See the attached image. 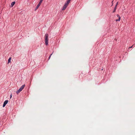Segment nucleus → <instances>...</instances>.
I'll return each mask as SVG.
<instances>
[{"mask_svg":"<svg viewBox=\"0 0 135 135\" xmlns=\"http://www.w3.org/2000/svg\"><path fill=\"white\" fill-rule=\"evenodd\" d=\"M45 45H47L48 44V41L49 40V35L48 34L46 33L45 36Z\"/></svg>","mask_w":135,"mask_h":135,"instance_id":"obj_1","label":"nucleus"},{"mask_svg":"<svg viewBox=\"0 0 135 135\" xmlns=\"http://www.w3.org/2000/svg\"><path fill=\"white\" fill-rule=\"evenodd\" d=\"M25 86V85H22L18 90L16 91V93L17 94H18L23 89Z\"/></svg>","mask_w":135,"mask_h":135,"instance_id":"obj_2","label":"nucleus"},{"mask_svg":"<svg viewBox=\"0 0 135 135\" xmlns=\"http://www.w3.org/2000/svg\"><path fill=\"white\" fill-rule=\"evenodd\" d=\"M8 100H5L3 104V107H4L6 104L8 102Z\"/></svg>","mask_w":135,"mask_h":135,"instance_id":"obj_3","label":"nucleus"},{"mask_svg":"<svg viewBox=\"0 0 135 135\" xmlns=\"http://www.w3.org/2000/svg\"><path fill=\"white\" fill-rule=\"evenodd\" d=\"M117 17L118 18V19L116 20V21H120V16L118 14H117Z\"/></svg>","mask_w":135,"mask_h":135,"instance_id":"obj_4","label":"nucleus"},{"mask_svg":"<svg viewBox=\"0 0 135 135\" xmlns=\"http://www.w3.org/2000/svg\"><path fill=\"white\" fill-rule=\"evenodd\" d=\"M67 7V6H66L65 5H64L63 7L62 8V10H65Z\"/></svg>","mask_w":135,"mask_h":135,"instance_id":"obj_5","label":"nucleus"},{"mask_svg":"<svg viewBox=\"0 0 135 135\" xmlns=\"http://www.w3.org/2000/svg\"><path fill=\"white\" fill-rule=\"evenodd\" d=\"M15 2H12L11 3V7H12L13 5L15 4Z\"/></svg>","mask_w":135,"mask_h":135,"instance_id":"obj_6","label":"nucleus"},{"mask_svg":"<svg viewBox=\"0 0 135 135\" xmlns=\"http://www.w3.org/2000/svg\"><path fill=\"white\" fill-rule=\"evenodd\" d=\"M40 5H41V4H40L39 3H38V5H37V6H36V10L40 6Z\"/></svg>","mask_w":135,"mask_h":135,"instance_id":"obj_7","label":"nucleus"},{"mask_svg":"<svg viewBox=\"0 0 135 135\" xmlns=\"http://www.w3.org/2000/svg\"><path fill=\"white\" fill-rule=\"evenodd\" d=\"M117 9V5H115V7L114 8V10L113 11V13H114L115 12V11Z\"/></svg>","mask_w":135,"mask_h":135,"instance_id":"obj_8","label":"nucleus"},{"mask_svg":"<svg viewBox=\"0 0 135 135\" xmlns=\"http://www.w3.org/2000/svg\"><path fill=\"white\" fill-rule=\"evenodd\" d=\"M11 58L10 57L8 60V63H9L11 62Z\"/></svg>","mask_w":135,"mask_h":135,"instance_id":"obj_9","label":"nucleus"},{"mask_svg":"<svg viewBox=\"0 0 135 135\" xmlns=\"http://www.w3.org/2000/svg\"><path fill=\"white\" fill-rule=\"evenodd\" d=\"M69 4V3H68L67 2H66L65 3L64 5H65L66 6H67V7Z\"/></svg>","mask_w":135,"mask_h":135,"instance_id":"obj_10","label":"nucleus"},{"mask_svg":"<svg viewBox=\"0 0 135 135\" xmlns=\"http://www.w3.org/2000/svg\"><path fill=\"white\" fill-rule=\"evenodd\" d=\"M43 0H40L39 3L40 4H41V3L43 1Z\"/></svg>","mask_w":135,"mask_h":135,"instance_id":"obj_11","label":"nucleus"},{"mask_svg":"<svg viewBox=\"0 0 135 135\" xmlns=\"http://www.w3.org/2000/svg\"><path fill=\"white\" fill-rule=\"evenodd\" d=\"M43 0H40L39 3L40 4H41V3L43 1Z\"/></svg>","mask_w":135,"mask_h":135,"instance_id":"obj_12","label":"nucleus"},{"mask_svg":"<svg viewBox=\"0 0 135 135\" xmlns=\"http://www.w3.org/2000/svg\"><path fill=\"white\" fill-rule=\"evenodd\" d=\"M70 1H71L70 0H67L66 2H67L68 3H69V4Z\"/></svg>","mask_w":135,"mask_h":135,"instance_id":"obj_13","label":"nucleus"},{"mask_svg":"<svg viewBox=\"0 0 135 135\" xmlns=\"http://www.w3.org/2000/svg\"><path fill=\"white\" fill-rule=\"evenodd\" d=\"M52 54H51V55H50V56H49V59H50V57H51V55H52Z\"/></svg>","mask_w":135,"mask_h":135,"instance_id":"obj_14","label":"nucleus"},{"mask_svg":"<svg viewBox=\"0 0 135 135\" xmlns=\"http://www.w3.org/2000/svg\"><path fill=\"white\" fill-rule=\"evenodd\" d=\"M10 98H11L12 97V94H11V95H10Z\"/></svg>","mask_w":135,"mask_h":135,"instance_id":"obj_15","label":"nucleus"},{"mask_svg":"<svg viewBox=\"0 0 135 135\" xmlns=\"http://www.w3.org/2000/svg\"><path fill=\"white\" fill-rule=\"evenodd\" d=\"M133 45H132V46H131V47H130L129 48H132V47H133Z\"/></svg>","mask_w":135,"mask_h":135,"instance_id":"obj_16","label":"nucleus"},{"mask_svg":"<svg viewBox=\"0 0 135 135\" xmlns=\"http://www.w3.org/2000/svg\"><path fill=\"white\" fill-rule=\"evenodd\" d=\"M118 2L116 4V5H117H117L118 4Z\"/></svg>","mask_w":135,"mask_h":135,"instance_id":"obj_17","label":"nucleus"},{"mask_svg":"<svg viewBox=\"0 0 135 135\" xmlns=\"http://www.w3.org/2000/svg\"><path fill=\"white\" fill-rule=\"evenodd\" d=\"M113 2V1H112V3Z\"/></svg>","mask_w":135,"mask_h":135,"instance_id":"obj_18","label":"nucleus"}]
</instances>
